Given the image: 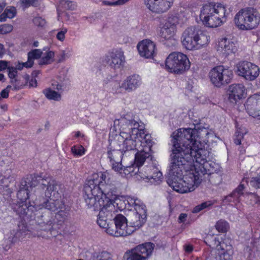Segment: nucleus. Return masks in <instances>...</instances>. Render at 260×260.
Wrapping results in <instances>:
<instances>
[{
	"label": "nucleus",
	"mask_w": 260,
	"mask_h": 260,
	"mask_svg": "<svg viewBox=\"0 0 260 260\" xmlns=\"http://www.w3.org/2000/svg\"><path fill=\"white\" fill-rule=\"evenodd\" d=\"M208 134L205 129L180 128L173 132L168 184L175 191H193L203 176L216 172L217 165L206 160L207 151L201 140Z\"/></svg>",
	"instance_id": "nucleus-1"
},
{
	"label": "nucleus",
	"mask_w": 260,
	"mask_h": 260,
	"mask_svg": "<svg viewBox=\"0 0 260 260\" xmlns=\"http://www.w3.org/2000/svg\"><path fill=\"white\" fill-rule=\"evenodd\" d=\"M121 131L119 134L109 135V150L107 152L110 162L121 161L122 156L127 155L137 148L139 141H134L135 135H141L144 132L140 129L139 123L134 120L121 117L119 120Z\"/></svg>",
	"instance_id": "nucleus-2"
},
{
	"label": "nucleus",
	"mask_w": 260,
	"mask_h": 260,
	"mask_svg": "<svg viewBox=\"0 0 260 260\" xmlns=\"http://www.w3.org/2000/svg\"><path fill=\"white\" fill-rule=\"evenodd\" d=\"M38 180L44 186L41 193V200L38 204H40L43 207L52 212H57L56 217H60V221L66 218L65 212L61 210L64 204L61 199L59 193L56 191V183L49 175H44L39 177Z\"/></svg>",
	"instance_id": "nucleus-3"
},
{
	"label": "nucleus",
	"mask_w": 260,
	"mask_h": 260,
	"mask_svg": "<svg viewBox=\"0 0 260 260\" xmlns=\"http://www.w3.org/2000/svg\"><path fill=\"white\" fill-rule=\"evenodd\" d=\"M229 15L226 7L220 3L204 5L200 10V18L203 24L208 27H217L227 20Z\"/></svg>",
	"instance_id": "nucleus-4"
},
{
	"label": "nucleus",
	"mask_w": 260,
	"mask_h": 260,
	"mask_svg": "<svg viewBox=\"0 0 260 260\" xmlns=\"http://www.w3.org/2000/svg\"><path fill=\"white\" fill-rule=\"evenodd\" d=\"M210 42L207 33L194 27H188L183 32L181 43L188 50H197L206 46Z\"/></svg>",
	"instance_id": "nucleus-5"
},
{
	"label": "nucleus",
	"mask_w": 260,
	"mask_h": 260,
	"mask_svg": "<svg viewBox=\"0 0 260 260\" xmlns=\"http://www.w3.org/2000/svg\"><path fill=\"white\" fill-rule=\"evenodd\" d=\"M234 22L239 30H251L258 26L259 23V15L253 8L241 9L235 14Z\"/></svg>",
	"instance_id": "nucleus-6"
},
{
	"label": "nucleus",
	"mask_w": 260,
	"mask_h": 260,
	"mask_svg": "<svg viewBox=\"0 0 260 260\" xmlns=\"http://www.w3.org/2000/svg\"><path fill=\"white\" fill-rule=\"evenodd\" d=\"M39 177L43 176H38L32 179L30 183L26 184L25 182H22L21 185L24 186L21 187L17 193L18 199L22 202H25L27 199H31L38 204V201L41 200V193L43 188L41 182L38 180Z\"/></svg>",
	"instance_id": "nucleus-7"
},
{
	"label": "nucleus",
	"mask_w": 260,
	"mask_h": 260,
	"mask_svg": "<svg viewBox=\"0 0 260 260\" xmlns=\"http://www.w3.org/2000/svg\"><path fill=\"white\" fill-rule=\"evenodd\" d=\"M190 61L187 56L180 52L171 53L166 60L167 70L171 73L181 74L190 68Z\"/></svg>",
	"instance_id": "nucleus-8"
},
{
	"label": "nucleus",
	"mask_w": 260,
	"mask_h": 260,
	"mask_svg": "<svg viewBox=\"0 0 260 260\" xmlns=\"http://www.w3.org/2000/svg\"><path fill=\"white\" fill-rule=\"evenodd\" d=\"M88 181L94 182L95 191L99 192L104 199L109 198L107 196L112 194L115 189L112 181L109 178L108 174L106 172L94 174Z\"/></svg>",
	"instance_id": "nucleus-9"
},
{
	"label": "nucleus",
	"mask_w": 260,
	"mask_h": 260,
	"mask_svg": "<svg viewBox=\"0 0 260 260\" xmlns=\"http://www.w3.org/2000/svg\"><path fill=\"white\" fill-rule=\"evenodd\" d=\"M205 242L210 247L215 248L217 251L216 256L212 260L232 259L234 252L231 245H227L223 242H220L217 236L212 235L207 236Z\"/></svg>",
	"instance_id": "nucleus-10"
},
{
	"label": "nucleus",
	"mask_w": 260,
	"mask_h": 260,
	"mask_svg": "<svg viewBox=\"0 0 260 260\" xmlns=\"http://www.w3.org/2000/svg\"><path fill=\"white\" fill-rule=\"evenodd\" d=\"M212 83L216 87H221L230 83L233 77L232 70L223 66H217L212 68L209 73Z\"/></svg>",
	"instance_id": "nucleus-11"
},
{
	"label": "nucleus",
	"mask_w": 260,
	"mask_h": 260,
	"mask_svg": "<svg viewBox=\"0 0 260 260\" xmlns=\"http://www.w3.org/2000/svg\"><path fill=\"white\" fill-rule=\"evenodd\" d=\"M142 137L139 134L135 135L134 141H139V145L134 150L138 152L135 154V162L136 166L140 167L142 166L146 158L150 156L149 151L150 150V136L149 135L142 134Z\"/></svg>",
	"instance_id": "nucleus-12"
},
{
	"label": "nucleus",
	"mask_w": 260,
	"mask_h": 260,
	"mask_svg": "<svg viewBox=\"0 0 260 260\" xmlns=\"http://www.w3.org/2000/svg\"><path fill=\"white\" fill-rule=\"evenodd\" d=\"M127 202L134 206L136 212L131 216L130 226L134 231L142 226L146 221L147 210L146 206L139 199L129 198Z\"/></svg>",
	"instance_id": "nucleus-13"
},
{
	"label": "nucleus",
	"mask_w": 260,
	"mask_h": 260,
	"mask_svg": "<svg viewBox=\"0 0 260 260\" xmlns=\"http://www.w3.org/2000/svg\"><path fill=\"white\" fill-rule=\"evenodd\" d=\"M93 183L92 181H87L85 185L84 199L87 207L95 210L101 207V204L104 203V199L99 192L95 191Z\"/></svg>",
	"instance_id": "nucleus-14"
},
{
	"label": "nucleus",
	"mask_w": 260,
	"mask_h": 260,
	"mask_svg": "<svg viewBox=\"0 0 260 260\" xmlns=\"http://www.w3.org/2000/svg\"><path fill=\"white\" fill-rule=\"evenodd\" d=\"M179 23V18L176 16H172L162 23L159 27L158 34L165 40H170L173 44L176 43L174 36L177 31V25Z\"/></svg>",
	"instance_id": "nucleus-15"
},
{
	"label": "nucleus",
	"mask_w": 260,
	"mask_h": 260,
	"mask_svg": "<svg viewBox=\"0 0 260 260\" xmlns=\"http://www.w3.org/2000/svg\"><path fill=\"white\" fill-rule=\"evenodd\" d=\"M154 244L148 242L139 245L130 251L126 252L123 260H147L154 249Z\"/></svg>",
	"instance_id": "nucleus-16"
},
{
	"label": "nucleus",
	"mask_w": 260,
	"mask_h": 260,
	"mask_svg": "<svg viewBox=\"0 0 260 260\" xmlns=\"http://www.w3.org/2000/svg\"><path fill=\"white\" fill-rule=\"evenodd\" d=\"M238 76L248 81H253L259 76L260 69L258 66L251 62L243 61L236 66Z\"/></svg>",
	"instance_id": "nucleus-17"
},
{
	"label": "nucleus",
	"mask_w": 260,
	"mask_h": 260,
	"mask_svg": "<svg viewBox=\"0 0 260 260\" xmlns=\"http://www.w3.org/2000/svg\"><path fill=\"white\" fill-rule=\"evenodd\" d=\"M98 216L97 223L100 226H104L107 224L106 222L112 221L114 215L117 212L114 204L109 198L104 199V204H101V207Z\"/></svg>",
	"instance_id": "nucleus-18"
},
{
	"label": "nucleus",
	"mask_w": 260,
	"mask_h": 260,
	"mask_svg": "<svg viewBox=\"0 0 260 260\" xmlns=\"http://www.w3.org/2000/svg\"><path fill=\"white\" fill-rule=\"evenodd\" d=\"M104 60L111 68L120 69L125 62L123 52L120 49H113L106 54Z\"/></svg>",
	"instance_id": "nucleus-19"
},
{
	"label": "nucleus",
	"mask_w": 260,
	"mask_h": 260,
	"mask_svg": "<svg viewBox=\"0 0 260 260\" xmlns=\"http://www.w3.org/2000/svg\"><path fill=\"white\" fill-rule=\"evenodd\" d=\"M115 225L117 231L110 230L111 233L116 235H121L122 237L131 235L134 231L131 226L127 225V220L125 216L121 214L117 215L114 218Z\"/></svg>",
	"instance_id": "nucleus-20"
},
{
	"label": "nucleus",
	"mask_w": 260,
	"mask_h": 260,
	"mask_svg": "<svg viewBox=\"0 0 260 260\" xmlns=\"http://www.w3.org/2000/svg\"><path fill=\"white\" fill-rule=\"evenodd\" d=\"M173 3L174 0H145L147 8L152 12L157 14L168 11Z\"/></svg>",
	"instance_id": "nucleus-21"
},
{
	"label": "nucleus",
	"mask_w": 260,
	"mask_h": 260,
	"mask_svg": "<svg viewBox=\"0 0 260 260\" xmlns=\"http://www.w3.org/2000/svg\"><path fill=\"white\" fill-rule=\"evenodd\" d=\"M140 177L143 179H147L155 184H159L163 179L162 173L153 166L143 168L142 171L140 172Z\"/></svg>",
	"instance_id": "nucleus-22"
},
{
	"label": "nucleus",
	"mask_w": 260,
	"mask_h": 260,
	"mask_svg": "<svg viewBox=\"0 0 260 260\" xmlns=\"http://www.w3.org/2000/svg\"><path fill=\"white\" fill-rule=\"evenodd\" d=\"M216 49L219 54L226 57L235 54L238 51V46L234 41L227 38H222L218 41Z\"/></svg>",
	"instance_id": "nucleus-23"
},
{
	"label": "nucleus",
	"mask_w": 260,
	"mask_h": 260,
	"mask_svg": "<svg viewBox=\"0 0 260 260\" xmlns=\"http://www.w3.org/2000/svg\"><path fill=\"white\" fill-rule=\"evenodd\" d=\"M228 100L232 104H235L246 94V88L241 84H233L229 86L228 90Z\"/></svg>",
	"instance_id": "nucleus-24"
},
{
	"label": "nucleus",
	"mask_w": 260,
	"mask_h": 260,
	"mask_svg": "<svg viewBox=\"0 0 260 260\" xmlns=\"http://www.w3.org/2000/svg\"><path fill=\"white\" fill-rule=\"evenodd\" d=\"M137 48L141 56L151 58L155 53L156 45L150 40L145 39L138 44Z\"/></svg>",
	"instance_id": "nucleus-25"
},
{
	"label": "nucleus",
	"mask_w": 260,
	"mask_h": 260,
	"mask_svg": "<svg viewBox=\"0 0 260 260\" xmlns=\"http://www.w3.org/2000/svg\"><path fill=\"white\" fill-rule=\"evenodd\" d=\"M245 106L249 115L260 117V94H253L247 100Z\"/></svg>",
	"instance_id": "nucleus-26"
},
{
	"label": "nucleus",
	"mask_w": 260,
	"mask_h": 260,
	"mask_svg": "<svg viewBox=\"0 0 260 260\" xmlns=\"http://www.w3.org/2000/svg\"><path fill=\"white\" fill-rule=\"evenodd\" d=\"M36 222L41 230L45 231H51L53 228L54 219L51 213L46 211L37 217Z\"/></svg>",
	"instance_id": "nucleus-27"
},
{
	"label": "nucleus",
	"mask_w": 260,
	"mask_h": 260,
	"mask_svg": "<svg viewBox=\"0 0 260 260\" xmlns=\"http://www.w3.org/2000/svg\"><path fill=\"white\" fill-rule=\"evenodd\" d=\"M142 84V79L138 75H133L127 77L120 86L126 91L132 92L138 88Z\"/></svg>",
	"instance_id": "nucleus-28"
},
{
	"label": "nucleus",
	"mask_w": 260,
	"mask_h": 260,
	"mask_svg": "<svg viewBox=\"0 0 260 260\" xmlns=\"http://www.w3.org/2000/svg\"><path fill=\"white\" fill-rule=\"evenodd\" d=\"M29 230L26 224L21 223L18 225L17 231H13L11 233L13 237L11 239L13 243L16 242L17 240H21L26 238L28 234Z\"/></svg>",
	"instance_id": "nucleus-29"
},
{
	"label": "nucleus",
	"mask_w": 260,
	"mask_h": 260,
	"mask_svg": "<svg viewBox=\"0 0 260 260\" xmlns=\"http://www.w3.org/2000/svg\"><path fill=\"white\" fill-rule=\"evenodd\" d=\"M45 97L50 100L59 101L61 99V95L60 92H57L50 88L45 89L43 91Z\"/></svg>",
	"instance_id": "nucleus-30"
},
{
	"label": "nucleus",
	"mask_w": 260,
	"mask_h": 260,
	"mask_svg": "<svg viewBox=\"0 0 260 260\" xmlns=\"http://www.w3.org/2000/svg\"><path fill=\"white\" fill-rule=\"evenodd\" d=\"M17 13L16 9L14 7H8L4 12L0 15V22L5 21L7 18L12 19L14 18Z\"/></svg>",
	"instance_id": "nucleus-31"
},
{
	"label": "nucleus",
	"mask_w": 260,
	"mask_h": 260,
	"mask_svg": "<svg viewBox=\"0 0 260 260\" xmlns=\"http://www.w3.org/2000/svg\"><path fill=\"white\" fill-rule=\"evenodd\" d=\"M142 169H141L140 171V167L136 166L135 163L131 166H126L125 167L123 170V174L125 175H130L131 176H133L139 173V175L140 176V172H142Z\"/></svg>",
	"instance_id": "nucleus-32"
},
{
	"label": "nucleus",
	"mask_w": 260,
	"mask_h": 260,
	"mask_svg": "<svg viewBox=\"0 0 260 260\" xmlns=\"http://www.w3.org/2000/svg\"><path fill=\"white\" fill-rule=\"evenodd\" d=\"M54 53L51 51H47L45 55L39 60V64H47L54 61Z\"/></svg>",
	"instance_id": "nucleus-33"
},
{
	"label": "nucleus",
	"mask_w": 260,
	"mask_h": 260,
	"mask_svg": "<svg viewBox=\"0 0 260 260\" xmlns=\"http://www.w3.org/2000/svg\"><path fill=\"white\" fill-rule=\"evenodd\" d=\"M247 133V129L244 127H240L235 132V143L236 145H240L241 140L243 139L244 136Z\"/></svg>",
	"instance_id": "nucleus-34"
},
{
	"label": "nucleus",
	"mask_w": 260,
	"mask_h": 260,
	"mask_svg": "<svg viewBox=\"0 0 260 260\" xmlns=\"http://www.w3.org/2000/svg\"><path fill=\"white\" fill-rule=\"evenodd\" d=\"M86 150L80 145H74L71 148V152L76 157H80L85 153Z\"/></svg>",
	"instance_id": "nucleus-35"
},
{
	"label": "nucleus",
	"mask_w": 260,
	"mask_h": 260,
	"mask_svg": "<svg viewBox=\"0 0 260 260\" xmlns=\"http://www.w3.org/2000/svg\"><path fill=\"white\" fill-rule=\"evenodd\" d=\"M215 228L219 232L225 233L229 229V224L227 221L221 219L216 222Z\"/></svg>",
	"instance_id": "nucleus-36"
},
{
	"label": "nucleus",
	"mask_w": 260,
	"mask_h": 260,
	"mask_svg": "<svg viewBox=\"0 0 260 260\" xmlns=\"http://www.w3.org/2000/svg\"><path fill=\"white\" fill-rule=\"evenodd\" d=\"M112 204H115L116 211H121L125 208V202L123 198L120 197H115L113 201H112Z\"/></svg>",
	"instance_id": "nucleus-37"
},
{
	"label": "nucleus",
	"mask_w": 260,
	"mask_h": 260,
	"mask_svg": "<svg viewBox=\"0 0 260 260\" xmlns=\"http://www.w3.org/2000/svg\"><path fill=\"white\" fill-rule=\"evenodd\" d=\"M245 196L249 200V204L253 205L260 203V198L257 194L251 192H246Z\"/></svg>",
	"instance_id": "nucleus-38"
},
{
	"label": "nucleus",
	"mask_w": 260,
	"mask_h": 260,
	"mask_svg": "<svg viewBox=\"0 0 260 260\" xmlns=\"http://www.w3.org/2000/svg\"><path fill=\"white\" fill-rule=\"evenodd\" d=\"M111 221H108L106 222V223L107 225L104 226H100L101 228L104 229L105 230V232L109 235L118 237H122L121 235H116L115 234H112L111 233L110 230H113L115 231H117V227L114 224H113V223H111Z\"/></svg>",
	"instance_id": "nucleus-39"
},
{
	"label": "nucleus",
	"mask_w": 260,
	"mask_h": 260,
	"mask_svg": "<svg viewBox=\"0 0 260 260\" xmlns=\"http://www.w3.org/2000/svg\"><path fill=\"white\" fill-rule=\"evenodd\" d=\"M213 205V203L210 201H207L202 204L196 206L193 209L192 212L194 213H197L203 210L204 209L207 208L208 207H210Z\"/></svg>",
	"instance_id": "nucleus-40"
},
{
	"label": "nucleus",
	"mask_w": 260,
	"mask_h": 260,
	"mask_svg": "<svg viewBox=\"0 0 260 260\" xmlns=\"http://www.w3.org/2000/svg\"><path fill=\"white\" fill-rule=\"evenodd\" d=\"M42 52L40 49H35L28 53V61H31L34 62V59L39 58Z\"/></svg>",
	"instance_id": "nucleus-41"
},
{
	"label": "nucleus",
	"mask_w": 260,
	"mask_h": 260,
	"mask_svg": "<svg viewBox=\"0 0 260 260\" xmlns=\"http://www.w3.org/2000/svg\"><path fill=\"white\" fill-rule=\"evenodd\" d=\"M94 256L96 260H112L110 253L106 251L95 253Z\"/></svg>",
	"instance_id": "nucleus-42"
},
{
	"label": "nucleus",
	"mask_w": 260,
	"mask_h": 260,
	"mask_svg": "<svg viewBox=\"0 0 260 260\" xmlns=\"http://www.w3.org/2000/svg\"><path fill=\"white\" fill-rule=\"evenodd\" d=\"M8 70L9 77L12 79L11 82L13 83L14 82L16 81L15 78L17 75V69L13 67H9Z\"/></svg>",
	"instance_id": "nucleus-43"
},
{
	"label": "nucleus",
	"mask_w": 260,
	"mask_h": 260,
	"mask_svg": "<svg viewBox=\"0 0 260 260\" xmlns=\"http://www.w3.org/2000/svg\"><path fill=\"white\" fill-rule=\"evenodd\" d=\"M250 184L251 186L255 188L260 189V172L258 173L257 176L251 178L250 181Z\"/></svg>",
	"instance_id": "nucleus-44"
},
{
	"label": "nucleus",
	"mask_w": 260,
	"mask_h": 260,
	"mask_svg": "<svg viewBox=\"0 0 260 260\" xmlns=\"http://www.w3.org/2000/svg\"><path fill=\"white\" fill-rule=\"evenodd\" d=\"M32 21L34 24L38 27H43L46 25L45 20L41 17H35Z\"/></svg>",
	"instance_id": "nucleus-45"
},
{
	"label": "nucleus",
	"mask_w": 260,
	"mask_h": 260,
	"mask_svg": "<svg viewBox=\"0 0 260 260\" xmlns=\"http://www.w3.org/2000/svg\"><path fill=\"white\" fill-rule=\"evenodd\" d=\"M13 29V26L10 24H5L0 25V34H6L10 32Z\"/></svg>",
	"instance_id": "nucleus-46"
},
{
	"label": "nucleus",
	"mask_w": 260,
	"mask_h": 260,
	"mask_svg": "<svg viewBox=\"0 0 260 260\" xmlns=\"http://www.w3.org/2000/svg\"><path fill=\"white\" fill-rule=\"evenodd\" d=\"M110 162L114 170L122 174L121 171H123V169L120 161H112Z\"/></svg>",
	"instance_id": "nucleus-47"
},
{
	"label": "nucleus",
	"mask_w": 260,
	"mask_h": 260,
	"mask_svg": "<svg viewBox=\"0 0 260 260\" xmlns=\"http://www.w3.org/2000/svg\"><path fill=\"white\" fill-rule=\"evenodd\" d=\"M34 62L30 60L23 62L22 63H19L15 68L17 69V70H21L23 67L30 68L32 66Z\"/></svg>",
	"instance_id": "nucleus-48"
},
{
	"label": "nucleus",
	"mask_w": 260,
	"mask_h": 260,
	"mask_svg": "<svg viewBox=\"0 0 260 260\" xmlns=\"http://www.w3.org/2000/svg\"><path fill=\"white\" fill-rule=\"evenodd\" d=\"M68 29L66 28H62L57 34L56 38L60 41H63L65 38V35Z\"/></svg>",
	"instance_id": "nucleus-49"
},
{
	"label": "nucleus",
	"mask_w": 260,
	"mask_h": 260,
	"mask_svg": "<svg viewBox=\"0 0 260 260\" xmlns=\"http://www.w3.org/2000/svg\"><path fill=\"white\" fill-rule=\"evenodd\" d=\"M244 188V185L243 184H240L238 187L235 189V190L231 194L232 196L236 197L238 198L239 196L241 194H243V190Z\"/></svg>",
	"instance_id": "nucleus-50"
},
{
	"label": "nucleus",
	"mask_w": 260,
	"mask_h": 260,
	"mask_svg": "<svg viewBox=\"0 0 260 260\" xmlns=\"http://www.w3.org/2000/svg\"><path fill=\"white\" fill-rule=\"evenodd\" d=\"M71 55L72 50H68L67 51H63L61 54V58L59 59V61H62L66 58H69Z\"/></svg>",
	"instance_id": "nucleus-51"
},
{
	"label": "nucleus",
	"mask_w": 260,
	"mask_h": 260,
	"mask_svg": "<svg viewBox=\"0 0 260 260\" xmlns=\"http://www.w3.org/2000/svg\"><path fill=\"white\" fill-rule=\"evenodd\" d=\"M11 88V86L8 85L7 87L3 90L1 92L0 97L1 98H7L9 96V93Z\"/></svg>",
	"instance_id": "nucleus-52"
},
{
	"label": "nucleus",
	"mask_w": 260,
	"mask_h": 260,
	"mask_svg": "<svg viewBox=\"0 0 260 260\" xmlns=\"http://www.w3.org/2000/svg\"><path fill=\"white\" fill-rule=\"evenodd\" d=\"M26 210H27L26 205L23 204L19 207L17 211L19 213V214L24 215L27 213Z\"/></svg>",
	"instance_id": "nucleus-53"
},
{
	"label": "nucleus",
	"mask_w": 260,
	"mask_h": 260,
	"mask_svg": "<svg viewBox=\"0 0 260 260\" xmlns=\"http://www.w3.org/2000/svg\"><path fill=\"white\" fill-rule=\"evenodd\" d=\"M187 214L186 213H181L180 214L178 217V222L179 223H183L185 221Z\"/></svg>",
	"instance_id": "nucleus-54"
},
{
	"label": "nucleus",
	"mask_w": 260,
	"mask_h": 260,
	"mask_svg": "<svg viewBox=\"0 0 260 260\" xmlns=\"http://www.w3.org/2000/svg\"><path fill=\"white\" fill-rule=\"evenodd\" d=\"M8 62L5 60H0V71L8 69Z\"/></svg>",
	"instance_id": "nucleus-55"
},
{
	"label": "nucleus",
	"mask_w": 260,
	"mask_h": 260,
	"mask_svg": "<svg viewBox=\"0 0 260 260\" xmlns=\"http://www.w3.org/2000/svg\"><path fill=\"white\" fill-rule=\"evenodd\" d=\"M53 85L54 86V85L53 84ZM55 85L56 86V87H54V88L58 91L57 92L61 93L63 91V85H61L59 83H57Z\"/></svg>",
	"instance_id": "nucleus-56"
},
{
	"label": "nucleus",
	"mask_w": 260,
	"mask_h": 260,
	"mask_svg": "<svg viewBox=\"0 0 260 260\" xmlns=\"http://www.w3.org/2000/svg\"><path fill=\"white\" fill-rule=\"evenodd\" d=\"M130 0H117L115 1L116 6H122L127 3Z\"/></svg>",
	"instance_id": "nucleus-57"
},
{
	"label": "nucleus",
	"mask_w": 260,
	"mask_h": 260,
	"mask_svg": "<svg viewBox=\"0 0 260 260\" xmlns=\"http://www.w3.org/2000/svg\"><path fill=\"white\" fill-rule=\"evenodd\" d=\"M185 250L187 252H190L192 250V246L189 245L185 246Z\"/></svg>",
	"instance_id": "nucleus-58"
},
{
	"label": "nucleus",
	"mask_w": 260,
	"mask_h": 260,
	"mask_svg": "<svg viewBox=\"0 0 260 260\" xmlns=\"http://www.w3.org/2000/svg\"><path fill=\"white\" fill-rule=\"evenodd\" d=\"M21 2L26 5H30V4L32 3L31 0H21Z\"/></svg>",
	"instance_id": "nucleus-59"
},
{
	"label": "nucleus",
	"mask_w": 260,
	"mask_h": 260,
	"mask_svg": "<svg viewBox=\"0 0 260 260\" xmlns=\"http://www.w3.org/2000/svg\"><path fill=\"white\" fill-rule=\"evenodd\" d=\"M75 136L77 138L80 137H84V135L82 134L80 132L78 131V132H77L76 133Z\"/></svg>",
	"instance_id": "nucleus-60"
},
{
	"label": "nucleus",
	"mask_w": 260,
	"mask_h": 260,
	"mask_svg": "<svg viewBox=\"0 0 260 260\" xmlns=\"http://www.w3.org/2000/svg\"><path fill=\"white\" fill-rule=\"evenodd\" d=\"M4 47L3 45L1 44H0V57L2 56V55L4 54Z\"/></svg>",
	"instance_id": "nucleus-61"
},
{
	"label": "nucleus",
	"mask_w": 260,
	"mask_h": 260,
	"mask_svg": "<svg viewBox=\"0 0 260 260\" xmlns=\"http://www.w3.org/2000/svg\"><path fill=\"white\" fill-rule=\"evenodd\" d=\"M105 4L108 6H116V5L115 4V1L112 2H105Z\"/></svg>",
	"instance_id": "nucleus-62"
},
{
	"label": "nucleus",
	"mask_w": 260,
	"mask_h": 260,
	"mask_svg": "<svg viewBox=\"0 0 260 260\" xmlns=\"http://www.w3.org/2000/svg\"><path fill=\"white\" fill-rule=\"evenodd\" d=\"M5 6V5L0 4V13H1L3 11Z\"/></svg>",
	"instance_id": "nucleus-63"
},
{
	"label": "nucleus",
	"mask_w": 260,
	"mask_h": 260,
	"mask_svg": "<svg viewBox=\"0 0 260 260\" xmlns=\"http://www.w3.org/2000/svg\"><path fill=\"white\" fill-rule=\"evenodd\" d=\"M1 108L3 109H4L5 110H7V108H8V106L7 105H3L1 106Z\"/></svg>",
	"instance_id": "nucleus-64"
}]
</instances>
